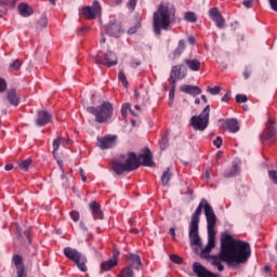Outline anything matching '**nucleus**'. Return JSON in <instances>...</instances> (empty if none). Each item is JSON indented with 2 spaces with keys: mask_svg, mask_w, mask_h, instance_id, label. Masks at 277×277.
Returning <instances> with one entry per match:
<instances>
[{
  "mask_svg": "<svg viewBox=\"0 0 277 277\" xmlns=\"http://www.w3.org/2000/svg\"><path fill=\"white\" fill-rule=\"evenodd\" d=\"M193 272L197 277H222L220 274H214L211 271L207 269L200 262H195L193 264Z\"/></svg>",
  "mask_w": 277,
  "mask_h": 277,
  "instance_id": "f8f14e48",
  "label": "nucleus"
},
{
  "mask_svg": "<svg viewBox=\"0 0 277 277\" xmlns=\"http://www.w3.org/2000/svg\"><path fill=\"white\" fill-rule=\"evenodd\" d=\"M130 114L134 117H137V115L135 114V111L131 110Z\"/></svg>",
  "mask_w": 277,
  "mask_h": 277,
  "instance_id": "338daca9",
  "label": "nucleus"
},
{
  "mask_svg": "<svg viewBox=\"0 0 277 277\" xmlns=\"http://www.w3.org/2000/svg\"><path fill=\"white\" fill-rule=\"evenodd\" d=\"M170 235L173 237V239H176V229H174V227L170 228Z\"/></svg>",
  "mask_w": 277,
  "mask_h": 277,
  "instance_id": "603ef678",
  "label": "nucleus"
},
{
  "mask_svg": "<svg viewBox=\"0 0 277 277\" xmlns=\"http://www.w3.org/2000/svg\"><path fill=\"white\" fill-rule=\"evenodd\" d=\"M211 106L207 105L199 116L190 118V124L195 131H205L209 127V114Z\"/></svg>",
  "mask_w": 277,
  "mask_h": 277,
  "instance_id": "39448f33",
  "label": "nucleus"
},
{
  "mask_svg": "<svg viewBox=\"0 0 277 277\" xmlns=\"http://www.w3.org/2000/svg\"><path fill=\"white\" fill-rule=\"evenodd\" d=\"M202 209L207 220L208 228V245L201 249L200 258L209 259L211 265L216 267L220 272L224 269L223 263H227L229 267H237V265H243L248 263L250 256H252V249L250 243L242 240H235L228 233L221 236V250L216 255H210L211 250L215 248V225L217 224V216L215 211L207 199H201L196 211L193 213L190 223L188 226V237L190 246L202 247V240L200 239V215H202Z\"/></svg>",
  "mask_w": 277,
  "mask_h": 277,
  "instance_id": "f257e3e1",
  "label": "nucleus"
},
{
  "mask_svg": "<svg viewBox=\"0 0 277 277\" xmlns=\"http://www.w3.org/2000/svg\"><path fill=\"white\" fill-rule=\"evenodd\" d=\"M181 92H184V94H190L192 96H198L200 94H202V89H200L199 87L196 85H192V84H183L180 88Z\"/></svg>",
  "mask_w": 277,
  "mask_h": 277,
  "instance_id": "6ab92c4d",
  "label": "nucleus"
},
{
  "mask_svg": "<svg viewBox=\"0 0 277 277\" xmlns=\"http://www.w3.org/2000/svg\"><path fill=\"white\" fill-rule=\"evenodd\" d=\"M53 120V115L47 110H39L37 114L36 124L37 127H47L49 122Z\"/></svg>",
  "mask_w": 277,
  "mask_h": 277,
  "instance_id": "2eb2a0df",
  "label": "nucleus"
},
{
  "mask_svg": "<svg viewBox=\"0 0 277 277\" xmlns=\"http://www.w3.org/2000/svg\"><path fill=\"white\" fill-rule=\"evenodd\" d=\"M201 101H203V103H207V95H201Z\"/></svg>",
  "mask_w": 277,
  "mask_h": 277,
  "instance_id": "052dcab7",
  "label": "nucleus"
},
{
  "mask_svg": "<svg viewBox=\"0 0 277 277\" xmlns=\"http://www.w3.org/2000/svg\"><path fill=\"white\" fill-rule=\"evenodd\" d=\"M213 144H214L217 148H222V136H217L216 140L213 141Z\"/></svg>",
  "mask_w": 277,
  "mask_h": 277,
  "instance_id": "49530a36",
  "label": "nucleus"
},
{
  "mask_svg": "<svg viewBox=\"0 0 277 277\" xmlns=\"http://www.w3.org/2000/svg\"><path fill=\"white\" fill-rule=\"evenodd\" d=\"M137 66H140V63H132L133 68H137Z\"/></svg>",
  "mask_w": 277,
  "mask_h": 277,
  "instance_id": "e2e57ef3",
  "label": "nucleus"
},
{
  "mask_svg": "<svg viewBox=\"0 0 277 277\" xmlns=\"http://www.w3.org/2000/svg\"><path fill=\"white\" fill-rule=\"evenodd\" d=\"M195 105H200V98L195 100Z\"/></svg>",
  "mask_w": 277,
  "mask_h": 277,
  "instance_id": "69168bd1",
  "label": "nucleus"
},
{
  "mask_svg": "<svg viewBox=\"0 0 277 277\" xmlns=\"http://www.w3.org/2000/svg\"><path fill=\"white\" fill-rule=\"evenodd\" d=\"M93 61L95 64H102V66H106L107 68L118 65V56L113 51H108L104 55H101V52H98L93 56Z\"/></svg>",
  "mask_w": 277,
  "mask_h": 277,
  "instance_id": "0eeeda50",
  "label": "nucleus"
},
{
  "mask_svg": "<svg viewBox=\"0 0 277 277\" xmlns=\"http://www.w3.org/2000/svg\"><path fill=\"white\" fill-rule=\"evenodd\" d=\"M236 103H248V96L243 94H237Z\"/></svg>",
  "mask_w": 277,
  "mask_h": 277,
  "instance_id": "79ce46f5",
  "label": "nucleus"
},
{
  "mask_svg": "<svg viewBox=\"0 0 277 277\" xmlns=\"http://www.w3.org/2000/svg\"><path fill=\"white\" fill-rule=\"evenodd\" d=\"M209 16L213 21L219 29H224L226 27V19L217 8H212L209 10Z\"/></svg>",
  "mask_w": 277,
  "mask_h": 277,
  "instance_id": "9b49d317",
  "label": "nucleus"
},
{
  "mask_svg": "<svg viewBox=\"0 0 277 277\" xmlns=\"http://www.w3.org/2000/svg\"><path fill=\"white\" fill-rule=\"evenodd\" d=\"M13 263L17 269H21V267H25L23 265V258L21 255H14Z\"/></svg>",
  "mask_w": 277,
  "mask_h": 277,
  "instance_id": "c756f323",
  "label": "nucleus"
},
{
  "mask_svg": "<svg viewBox=\"0 0 277 277\" xmlns=\"http://www.w3.org/2000/svg\"><path fill=\"white\" fill-rule=\"evenodd\" d=\"M129 8H131V10H135V6L137 5V0H129Z\"/></svg>",
  "mask_w": 277,
  "mask_h": 277,
  "instance_id": "8fccbe9b",
  "label": "nucleus"
},
{
  "mask_svg": "<svg viewBox=\"0 0 277 277\" xmlns=\"http://www.w3.org/2000/svg\"><path fill=\"white\" fill-rule=\"evenodd\" d=\"M169 140H168V133H164L160 140V149L166 150L168 148Z\"/></svg>",
  "mask_w": 277,
  "mask_h": 277,
  "instance_id": "7c9ffc66",
  "label": "nucleus"
},
{
  "mask_svg": "<svg viewBox=\"0 0 277 277\" xmlns=\"http://www.w3.org/2000/svg\"><path fill=\"white\" fill-rule=\"evenodd\" d=\"M23 63L19 60H15L10 64L11 70H19Z\"/></svg>",
  "mask_w": 277,
  "mask_h": 277,
  "instance_id": "e433bc0d",
  "label": "nucleus"
},
{
  "mask_svg": "<svg viewBox=\"0 0 277 277\" xmlns=\"http://www.w3.org/2000/svg\"><path fill=\"white\" fill-rule=\"evenodd\" d=\"M18 12L21 16L27 17L34 14V10L27 5V3H19L18 4Z\"/></svg>",
  "mask_w": 277,
  "mask_h": 277,
  "instance_id": "b1692460",
  "label": "nucleus"
},
{
  "mask_svg": "<svg viewBox=\"0 0 277 277\" xmlns=\"http://www.w3.org/2000/svg\"><path fill=\"white\" fill-rule=\"evenodd\" d=\"M119 81H121L123 88L129 87V81H127V75H124V71L122 70L119 71Z\"/></svg>",
  "mask_w": 277,
  "mask_h": 277,
  "instance_id": "f704fd0d",
  "label": "nucleus"
},
{
  "mask_svg": "<svg viewBox=\"0 0 277 277\" xmlns=\"http://www.w3.org/2000/svg\"><path fill=\"white\" fill-rule=\"evenodd\" d=\"M129 111H131V104H129V103L123 104L121 107V116L123 118H127V114H129Z\"/></svg>",
  "mask_w": 277,
  "mask_h": 277,
  "instance_id": "4c0bfd02",
  "label": "nucleus"
},
{
  "mask_svg": "<svg viewBox=\"0 0 277 277\" xmlns=\"http://www.w3.org/2000/svg\"><path fill=\"white\" fill-rule=\"evenodd\" d=\"M38 25L40 26L41 29H44V27L49 25V19L45 17V15L40 17Z\"/></svg>",
  "mask_w": 277,
  "mask_h": 277,
  "instance_id": "58836bf2",
  "label": "nucleus"
},
{
  "mask_svg": "<svg viewBox=\"0 0 277 277\" xmlns=\"http://www.w3.org/2000/svg\"><path fill=\"white\" fill-rule=\"evenodd\" d=\"M119 256H120V251L114 250L113 259L102 262L101 272H109V269H113V267H116V265H118Z\"/></svg>",
  "mask_w": 277,
  "mask_h": 277,
  "instance_id": "4468645a",
  "label": "nucleus"
},
{
  "mask_svg": "<svg viewBox=\"0 0 277 277\" xmlns=\"http://www.w3.org/2000/svg\"><path fill=\"white\" fill-rule=\"evenodd\" d=\"M185 66L189 68L193 72H198L200 70L202 63L198 58H186L184 60Z\"/></svg>",
  "mask_w": 277,
  "mask_h": 277,
  "instance_id": "4be33fe9",
  "label": "nucleus"
},
{
  "mask_svg": "<svg viewBox=\"0 0 277 277\" xmlns=\"http://www.w3.org/2000/svg\"><path fill=\"white\" fill-rule=\"evenodd\" d=\"M50 3H51L52 5H55V0H50Z\"/></svg>",
  "mask_w": 277,
  "mask_h": 277,
  "instance_id": "774afa93",
  "label": "nucleus"
},
{
  "mask_svg": "<svg viewBox=\"0 0 277 277\" xmlns=\"http://www.w3.org/2000/svg\"><path fill=\"white\" fill-rule=\"evenodd\" d=\"M106 34L111 38H121L124 35V29H122V24L118 21H110Z\"/></svg>",
  "mask_w": 277,
  "mask_h": 277,
  "instance_id": "6e6552de",
  "label": "nucleus"
},
{
  "mask_svg": "<svg viewBox=\"0 0 277 277\" xmlns=\"http://www.w3.org/2000/svg\"><path fill=\"white\" fill-rule=\"evenodd\" d=\"M184 18H185V21H187V23H196V21H198V17L196 16V13H194V12H186L184 14Z\"/></svg>",
  "mask_w": 277,
  "mask_h": 277,
  "instance_id": "c85d7f7f",
  "label": "nucleus"
},
{
  "mask_svg": "<svg viewBox=\"0 0 277 277\" xmlns=\"http://www.w3.org/2000/svg\"><path fill=\"white\" fill-rule=\"evenodd\" d=\"M188 44H196V38L195 37H188Z\"/></svg>",
  "mask_w": 277,
  "mask_h": 277,
  "instance_id": "864d4df0",
  "label": "nucleus"
},
{
  "mask_svg": "<svg viewBox=\"0 0 277 277\" xmlns=\"http://www.w3.org/2000/svg\"><path fill=\"white\" fill-rule=\"evenodd\" d=\"M207 92H209V94H212V96H216V94H220V92H222V88L217 85L214 88L208 87Z\"/></svg>",
  "mask_w": 277,
  "mask_h": 277,
  "instance_id": "c9c22d12",
  "label": "nucleus"
},
{
  "mask_svg": "<svg viewBox=\"0 0 277 277\" xmlns=\"http://www.w3.org/2000/svg\"><path fill=\"white\" fill-rule=\"evenodd\" d=\"M183 51H185V40L181 39L177 48L173 52L174 57H181V55H183Z\"/></svg>",
  "mask_w": 277,
  "mask_h": 277,
  "instance_id": "bb28decb",
  "label": "nucleus"
},
{
  "mask_svg": "<svg viewBox=\"0 0 277 277\" xmlns=\"http://www.w3.org/2000/svg\"><path fill=\"white\" fill-rule=\"evenodd\" d=\"M219 159H222V153L216 154V161H219Z\"/></svg>",
  "mask_w": 277,
  "mask_h": 277,
  "instance_id": "bf43d9fd",
  "label": "nucleus"
},
{
  "mask_svg": "<svg viewBox=\"0 0 277 277\" xmlns=\"http://www.w3.org/2000/svg\"><path fill=\"white\" fill-rule=\"evenodd\" d=\"M221 101L222 103H228L230 101V92L225 93Z\"/></svg>",
  "mask_w": 277,
  "mask_h": 277,
  "instance_id": "09e8293b",
  "label": "nucleus"
},
{
  "mask_svg": "<svg viewBox=\"0 0 277 277\" xmlns=\"http://www.w3.org/2000/svg\"><path fill=\"white\" fill-rule=\"evenodd\" d=\"M101 12V3L94 0L92 6H84L82 9V15L87 17L88 21H94L96 15Z\"/></svg>",
  "mask_w": 277,
  "mask_h": 277,
  "instance_id": "9d476101",
  "label": "nucleus"
},
{
  "mask_svg": "<svg viewBox=\"0 0 277 277\" xmlns=\"http://www.w3.org/2000/svg\"><path fill=\"white\" fill-rule=\"evenodd\" d=\"M268 3L271 5V9L274 11V12H277V0H268Z\"/></svg>",
  "mask_w": 277,
  "mask_h": 277,
  "instance_id": "c03bdc74",
  "label": "nucleus"
},
{
  "mask_svg": "<svg viewBox=\"0 0 277 277\" xmlns=\"http://www.w3.org/2000/svg\"><path fill=\"white\" fill-rule=\"evenodd\" d=\"M62 145V137H57L53 141V155H57V150H60V146Z\"/></svg>",
  "mask_w": 277,
  "mask_h": 277,
  "instance_id": "473e14b6",
  "label": "nucleus"
},
{
  "mask_svg": "<svg viewBox=\"0 0 277 277\" xmlns=\"http://www.w3.org/2000/svg\"><path fill=\"white\" fill-rule=\"evenodd\" d=\"M181 70H183V65H174L171 68L169 83H172V81H174V83H176L177 79H185V77H187V75L182 74Z\"/></svg>",
  "mask_w": 277,
  "mask_h": 277,
  "instance_id": "f3484780",
  "label": "nucleus"
},
{
  "mask_svg": "<svg viewBox=\"0 0 277 277\" xmlns=\"http://www.w3.org/2000/svg\"><path fill=\"white\" fill-rule=\"evenodd\" d=\"M240 171L241 170L239 169V166L237 164V162H233L232 169L227 170L224 173V176L225 179H233V176H237Z\"/></svg>",
  "mask_w": 277,
  "mask_h": 277,
  "instance_id": "393cba45",
  "label": "nucleus"
},
{
  "mask_svg": "<svg viewBox=\"0 0 277 277\" xmlns=\"http://www.w3.org/2000/svg\"><path fill=\"white\" fill-rule=\"evenodd\" d=\"M4 170L6 172H10V170H14V164H12V163L5 164Z\"/></svg>",
  "mask_w": 277,
  "mask_h": 277,
  "instance_id": "3c124183",
  "label": "nucleus"
},
{
  "mask_svg": "<svg viewBox=\"0 0 277 277\" xmlns=\"http://www.w3.org/2000/svg\"><path fill=\"white\" fill-rule=\"evenodd\" d=\"M137 31V28L136 27H133V28H130L129 30H128V34L130 35V36H133V34H135Z\"/></svg>",
  "mask_w": 277,
  "mask_h": 277,
  "instance_id": "6e6d98bb",
  "label": "nucleus"
},
{
  "mask_svg": "<svg viewBox=\"0 0 277 277\" xmlns=\"http://www.w3.org/2000/svg\"><path fill=\"white\" fill-rule=\"evenodd\" d=\"M131 233H134L135 235H138V234H140V229H137V228H132V229H131Z\"/></svg>",
  "mask_w": 277,
  "mask_h": 277,
  "instance_id": "13d9d810",
  "label": "nucleus"
},
{
  "mask_svg": "<svg viewBox=\"0 0 277 277\" xmlns=\"http://www.w3.org/2000/svg\"><path fill=\"white\" fill-rule=\"evenodd\" d=\"M64 254L67 259H69V261H72L74 263H76L80 272H88V266H85V263H88V260L85 259L84 255L81 254V252L77 251V249L67 247L64 249Z\"/></svg>",
  "mask_w": 277,
  "mask_h": 277,
  "instance_id": "423d86ee",
  "label": "nucleus"
},
{
  "mask_svg": "<svg viewBox=\"0 0 277 277\" xmlns=\"http://www.w3.org/2000/svg\"><path fill=\"white\" fill-rule=\"evenodd\" d=\"M242 5H245V8L250 9V8H252V5H254V0H245L242 2Z\"/></svg>",
  "mask_w": 277,
  "mask_h": 277,
  "instance_id": "a18cd8bd",
  "label": "nucleus"
},
{
  "mask_svg": "<svg viewBox=\"0 0 277 277\" xmlns=\"http://www.w3.org/2000/svg\"><path fill=\"white\" fill-rule=\"evenodd\" d=\"M89 209L94 217V220H103V210H101V205L96 201L89 203Z\"/></svg>",
  "mask_w": 277,
  "mask_h": 277,
  "instance_id": "aec40b11",
  "label": "nucleus"
},
{
  "mask_svg": "<svg viewBox=\"0 0 277 277\" xmlns=\"http://www.w3.org/2000/svg\"><path fill=\"white\" fill-rule=\"evenodd\" d=\"M80 174H81V176H82L83 183H85V182L88 181V177L83 174L82 169H80Z\"/></svg>",
  "mask_w": 277,
  "mask_h": 277,
  "instance_id": "4d7b16f0",
  "label": "nucleus"
},
{
  "mask_svg": "<svg viewBox=\"0 0 277 277\" xmlns=\"http://www.w3.org/2000/svg\"><path fill=\"white\" fill-rule=\"evenodd\" d=\"M31 158H27L26 160L22 161L19 163V168L21 170H24L25 172H27V170H29V166H31Z\"/></svg>",
  "mask_w": 277,
  "mask_h": 277,
  "instance_id": "2f4dec72",
  "label": "nucleus"
},
{
  "mask_svg": "<svg viewBox=\"0 0 277 277\" xmlns=\"http://www.w3.org/2000/svg\"><path fill=\"white\" fill-rule=\"evenodd\" d=\"M6 101H9L10 105L13 107H18V105H21V95H18L16 89H9L6 91Z\"/></svg>",
  "mask_w": 277,
  "mask_h": 277,
  "instance_id": "a211bd4d",
  "label": "nucleus"
},
{
  "mask_svg": "<svg viewBox=\"0 0 277 277\" xmlns=\"http://www.w3.org/2000/svg\"><path fill=\"white\" fill-rule=\"evenodd\" d=\"M17 277H27V275H25V267L21 266L17 269Z\"/></svg>",
  "mask_w": 277,
  "mask_h": 277,
  "instance_id": "de8ad7c7",
  "label": "nucleus"
},
{
  "mask_svg": "<svg viewBox=\"0 0 277 277\" xmlns=\"http://www.w3.org/2000/svg\"><path fill=\"white\" fill-rule=\"evenodd\" d=\"M170 179H172V173H170V168H168L161 176V183L163 186L168 185L170 183Z\"/></svg>",
  "mask_w": 277,
  "mask_h": 277,
  "instance_id": "cd10ccee",
  "label": "nucleus"
},
{
  "mask_svg": "<svg viewBox=\"0 0 277 277\" xmlns=\"http://www.w3.org/2000/svg\"><path fill=\"white\" fill-rule=\"evenodd\" d=\"M276 137V131L274 130V121L272 118H268V122L266 123V128L260 135L261 142H267L268 140H273Z\"/></svg>",
  "mask_w": 277,
  "mask_h": 277,
  "instance_id": "ddd939ff",
  "label": "nucleus"
},
{
  "mask_svg": "<svg viewBox=\"0 0 277 277\" xmlns=\"http://www.w3.org/2000/svg\"><path fill=\"white\" fill-rule=\"evenodd\" d=\"M70 217L74 222H78L79 217H80L79 211H77V210L71 211L70 212Z\"/></svg>",
  "mask_w": 277,
  "mask_h": 277,
  "instance_id": "37998d69",
  "label": "nucleus"
},
{
  "mask_svg": "<svg viewBox=\"0 0 277 277\" xmlns=\"http://www.w3.org/2000/svg\"><path fill=\"white\" fill-rule=\"evenodd\" d=\"M16 3H18V0H0V6L4 10L16 8Z\"/></svg>",
  "mask_w": 277,
  "mask_h": 277,
  "instance_id": "a878e982",
  "label": "nucleus"
},
{
  "mask_svg": "<svg viewBox=\"0 0 277 277\" xmlns=\"http://www.w3.org/2000/svg\"><path fill=\"white\" fill-rule=\"evenodd\" d=\"M100 42H101V44H105V42H106L105 37H102V39L100 40Z\"/></svg>",
  "mask_w": 277,
  "mask_h": 277,
  "instance_id": "680f3d73",
  "label": "nucleus"
},
{
  "mask_svg": "<svg viewBox=\"0 0 277 277\" xmlns=\"http://www.w3.org/2000/svg\"><path fill=\"white\" fill-rule=\"evenodd\" d=\"M137 159L138 166H145L146 168H153V153H150V149H146V151L143 155H140Z\"/></svg>",
  "mask_w": 277,
  "mask_h": 277,
  "instance_id": "dca6fc26",
  "label": "nucleus"
},
{
  "mask_svg": "<svg viewBox=\"0 0 277 277\" xmlns=\"http://www.w3.org/2000/svg\"><path fill=\"white\" fill-rule=\"evenodd\" d=\"M250 74H251V71L248 70V69H246V70L243 71V77H245V79H250Z\"/></svg>",
  "mask_w": 277,
  "mask_h": 277,
  "instance_id": "5fc2aeb1",
  "label": "nucleus"
},
{
  "mask_svg": "<svg viewBox=\"0 0 277 277\" xmlns=\"http://www.w3.org/2000/svg\"><path fill=\"white\" fill-rule=\"evenodd\" d=\"M137 168H140V163L137 162V155L135 153H130L128 158L124 155H120L111 161V169L118 175L124 174V172H133Z\"/></svg>",
  "mask_w": 277,
  "mask_h": 277,
  "instance_id": "7ed1b4c3",
  "label": "nucleus"
},
{
  "mask_svg": "<svg viewBox=\"0 0 277 277\" xmlns=\"http://www.w3.org/2000/svg\"><path fill=\"white\" fill-rule=\"evenodd\" d=\"M88 114H91L95 118L97 124H107L114 116V106L109 102H103L100 106L87 107Z\"/></svg>",
  "mask_w": 277,
  "mask_h": 277,
  "instance_id": "20e7f679",
  "label": "nucleus"
},
{
  "mask_svg": "<svg viewBox=\"0 0 277 277\" xmlns=\"http://www.w3.org/2000/svg\"><path fill=\"white\" fill-rule=\"evenodd\" d=\"M128 261H130L129 266L131 269H140L142 267V260L140 259V255L130 253L127 255Z\"/></svg>",
  "mask_w": 277,
  "mask_h": 277,
  "instance_id": "412c9836",
  "label": "nucleus"
},
{
  "mask_svg": "<svg viewBox=\"0 0 277 277\" xmlns=\"http://www.w3.org/2000/svg\"><path fill=\"white\" fill-rule=\"evenodd\" d=\"M224 124L229 133H237L239 131V121L237 119H227L224 121Z\"/></svg>",
  "mask_w": 277,
  "mask_h": 277,
  "instance_id": "5701e85b",
  "label": "nucleus"
},
{
  "mask_svg": "<svg viewBox=\"0 0 277 277\" xmlns=\"http://www.w3.org/2000/svg\"><path fill=\"white\" fill-rule=\"evenodd\" d=\"M171 85V89L169 91V101L173 102L174 101V92L176 91V82L174 80L172 82H169Z\"/></svg>",
  "mask_w": 277,
  "mask_h": 277,
  "instance_id": "72a5a7b5",
  "label": "nucleus"
},
{
  "mask_svg": "<svg viewBox=\"0 0 277 277\" xmlns=\"http://www.w3.org/2000/svg\"><path fill=\"white\" fill-rule=\"evenodd\" d=\"M176 23V8L174 5L160 4L153 16V29L156 36H161V31H170Z\"/></svg>",
  "mask_w": 277,
  "mask_h": 277,
  "instance_id": "f03ea898",
  "label": "nucleus"
},
{
  "mask_svg": "<svg viewBox=\"0 0 277 277\" xmlns=\"http://www.w3.org/2000/svg\"><path fill=\"white\" fill-rule=\"evenodd\" d=\"M170 261H172V263H176V265H181V263H183V258L172 254L170 255Z\"/></svg>",
  "mask_w": 277,
  "mask_h": 277,
  "instance_id": "ea45409f",
  "label": "nucleus"
},
{
  "mask_svg": "<svg viewBox=\"0 0 277 277\" xmlns=\"http://www.w3.org/2000/svg\"><path fill=\"white\" fill-rule=\"evenodd\" d=\"M80 31H81V34H83V31H88V27H82V28L80 29Z\"/></svg>",
  "mask_w": 277,
  "mask_h": 277,
  "instance_id": "0e129e2a",
  "label": "nucleus"
},
{
  "mask_svg": "<svg viewBox=\"0 0 277 277\" xmlns=\"http://www.w3.org/2000/svg\"><path fill=\"white\" fill-rule=\"evenodd\" d=\"M8 90V83L5 82V79L0 77V94H3Z\"/></svg>",
  "mask_w": 277,
  "mask_h": 277,
  "instance_id": "a19ab883",
  "label": "nucleus"
},
{
  "mask_svg": "<svg viewBox=\"0 0 277 277\" xmlns=\"http://www.w3.org/2000/svg\"><path fill=\"white\" fill-rule=\"evenodd\" d=\"M118 142V135L107 134L104 137L97 138V146L102 150H107L109 148H114Z\"/></svg>",
  "mask_w": 277,
  "mask_h": 277,
  "instance_id": "1a4fd4ad",
  "label": "nucleus"
}]
</instances>
